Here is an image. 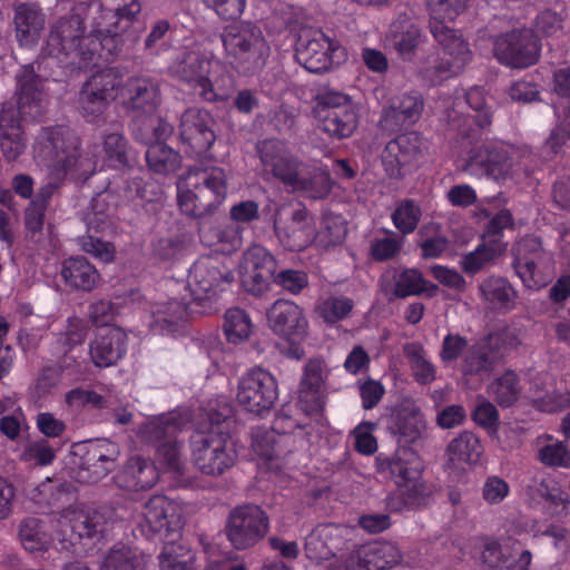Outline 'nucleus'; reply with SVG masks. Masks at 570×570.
Here are the masks:
<instances>
[{"instance_id": "obj_1", "label": "nucleus", "mask_w": 570, "mask_h": 570, "mask_svg": "<svg viewBox=\"0 0 570 570\" xmlns=\"http://www.w3.org/2000/svg\"><path fill=\"white\" fill-rule=\"evenodd\" d=\"M141 10L138 0H105L104 6H91L95 17L92 29L82 35L78 17L59 21L51 30L43 53L58 66L72 65L88 68L98 60H108L119 48L118 37L136 20Z\"/></svg>"}, {"instance_id": "obj_2", "label": "nucleus", "mask_w": 570, "mask_h": 570, "mask_svg": "<svg viewBox=\"0 0 570 570\" xmlns=\"http://www.w3.org/2000/svg\"><path fill=\"white\" fill-rule=\"evenodd\" d=\"M38 166L47 168V183L32 199L47 207L53 193L65 180H86L96 173L97 164L78 151V136L68 127L43 129L33 145Z\"/></svg>"}, {"instance_id": "obj_3", "label": "nucleus", "mask_w": 570, "mask_h": 570, "mask_svg": "<svg viewBox=\"0 0 570 570\" xmlns=\"http://www.w3.org/2000/svg\"><path fill=\"white\" fill-rule=\"evenodd\" d=\"M42 61H37L38 73L35 65L22 67L17 76V105L18 109L11 102L2 105L0 114V150L8 161L18 159L26 149V138L20 125V117L36 118L40 115L41 82L48 78L42 72Z\"/></svg>"}, {"instance_id": "obj_4", "label": "nucleus", "mask_w": 570, "mask_h": 570, "mask_svg": "<svg viewBox=\"0 0 570 570\" xmlns=\"http://www.w3.org/2000/svg\"><path fill=\"white\" fill-rule=\"evenodd\" d=\"M261 161L286 188L311 198H324L332 189L326 168L316 164H304L294 157L287 146L276 139H266L257 145Z\"/></svg>"}, {"instance_id": "obj_5", "label": "nucleus", "mask_w": 570, "mask_h": 570, "mask_svg": "<svg viewBox=\"0 0 570 570\" xmlns=\"http://www.w3.org/2000/svg\"><path fill=\"white\" fill-rule=\"evenodd\" d=\"M518 344L517 334L509 328L489 334L468 350L465 338L458 334H449L443 340L441 358L448 363L463 354L461 372L465 383L474 389L481 383L484 375L493 370L503 353Z\"/></svg>"}, {"instance_id": "obj_6", "label": "nucleus", "mask_w": 570, "mask_h": 570, "mask_svg": "<svg viewBox=\"0 0 570 570\" xmlns=\"http://www.w3.org/2000/svg\"><path fill=\"white\" fill-rule=\"evenodd\" d=\"M187 412L175 411L148 419L140 428L139 434L146 442H160L156 452L158 471L173 474L177 485H184L180 478L184 475L187 461L183 452V444L175 439L177 432L187 424Z\"/></svg>"}, {"instance_id": "obj_7", "label": "nucleus", "mask_w": 570, "mask_h": 570, "mask_svg": "<svg viewBox=\"0 0 570 570\" xmlns=\"http://www.w3.org/2000/svg\"><path fill=\"white\" fill-rule=\"evenodd\" d=\"M227 195V179L219 167L191 168L177 183V202L187 216L219 206Z\"/></svg>"}, {"instance_id": "obj_8", "label": "nucleus", "mask_w": 570, "mask_h": 570, "mask_svg": "<svg viewBox=\"0 0 570 570\" xmlns=\"http://www.w3.org/2000/svg\"><path fill=\"white\" fill-rule=\"evenodd\" d=\"M466 170L478 178H487L499 185L515 183L527 174L517 148L503 142H487L471 150Z\"/></svg>"}, {"instance_id": "obj_9", "label": "nucleus", "mask_w": 570, "mask_h": 570, "mask_svg": "<svg viewBox=\"0 0 570 570\" xmlns=\"http://www.w3.org/2000/svg\"><path fill=\"white\" fill-rule=\"evenodd\" d=\"M448 22L430 21L431 33L441 48L438 57L429 58L424 70V77L433 83L459 75L472 58L469 43Z\"/></svg>"}, {"instance_id": "obj_10", "label": "nucleus", "mask_w": 570, "mask_h": 570, "mask_svg": "<svg viewBox=\"0 0 570 570\" xmlns=\"http://www.w3.org/2000/svg\"><path fill=\"white\" fill-rule=\"evenodd\" d=\"M222 42L229 63L244 70L261 68L269 56V46L262 30L249 21H238L224 28Z\"/></svg>"}, {"instance_id": "obj_11", "label": "nucleus", "mask_w": 570, "mask_h": 570, "mask_svg": "<svg viewBox=\"0 0 570 570\" xmlns=\"http://www.w3.org/2000/svg\"><path fill=\"white\" fill-rule=\"evenodd\" d=\"M171 72L188 83L196 94L207 101H215L222 96L215 86L219 87L225 66L210 52L184 50L170 66Z\"/></svg>"}, {"instance_id": "obj_12", "label": "nucleus", "mask_w": 570, "mask_h": 570, "mask_svg": "<svg viewBox=\"0 0 570 570\" xmlns=\"http://www.w3.org/2000/svg\"><path fill=\"white\" fill-rule=\"evenodd\" d=\"M389 466L400 494L387 498V508L391 511H401L406 505L424 503L428 493L421 479L423 464L419 455L410 449H399Z\"/></svg>"}, {"instance_id": "obj_13", "label": "nucleus", "mask_w": 570, "mask_h": 570, "mask_svg": "<svg viewBox=\"0 0 570 570\" xmlns=\"http://www.w3.org/2000/svg\"><path fill=\"white\" fill-rule=\"evenodd\" d=\"M190 449L194 465L205 475L219 476L237 460L233 441L214 424L208 432L193 434Z\"/></svg>"}, {"instance_id": "obj_14", "label": "nucleus", "mask_w": 570, "mask_h": 570, "mask_svg": "<svg viewBox=\"0 0 570 570\" xmlns=\"http://www.w3.org/2000/svg\"><path fill=\"white\" fill-rule=\"evenodd\" d=\"M230 259L226 256L206 255L190 267L188 289L197 304L213 301L234 282Z\"/></svg>"}, {"instance_id": "obj_15", "label": "nucleus", "mask_w": 570, "mask_h": 570, "mask_svg": "<svg viewBox=\"0 0 570 570\" xmlns=\"http://www.w3.org/2000/svg\"><path fill=\"white\" fill-rule=\"evenodd\" d=\"M267 320L274 334L289 344L286 354L296 360L302 358L304 350L301 344L309 328L304 309L292 301L278 299L269 307Z\"/></svg>"}, {"instance_id": "obj_16", "label": "nucleus", "mask_w": 570, "mask_h": 570, "mask_svg": "<svg viewBox=\"0 0 570 570\" xmlns=\"http://www.w3.org/2000/svg\"><path fill=\"white\" fill-rule=\"evenodd\" d=\"M344 49L321 30L303 29L295 43V59L309 72L318 73L341 63Z\"/></svg>"}, {"instance_id": "obj_17", "label": "nucleus", "mask_w": 570, "mask_h": 570, "mask_svg": "<svg viewBox=\"0 0 570 570\" xmlns=\"http://www.w3.org/2000/svg\"><path fill=\"white\" fill-rule=\"evenodd\" d=\"M316 114L320 128L333 138H347L357 128V106L345 94L328 91L321 95Z\"/></svg>"}, {"instance_id": "obj_18", "label": "nucleus", "mask_w": 570, "mask_h": 570, "mask_svg": "<svg viewBox=\"0 0 570 570\" xmlns=\"http://www.w3.org/2000/svg\"><path fill=\"white\" fill-rule=\"evenodd\" d=\"M277 399V382L269 371L257 366L239 377L236 402L243 410L263 415L271 411Z\"/></svg>"}, {"instance_id": "obj_19", "label": "nucleus", "mask_w": 570, "mask_h": 570, "mask_svg": "<svg viewBox=\"0 0 570 570\" xmlns=\"http://www.w3.org/2000/svg\"><path fill=\"white\" fill-rule=\"evenodd\" d=\"M274 228L281 243L289 250H303L317 243L313 217L303 207H284L275 216Z\"/></svg>"}, {"instance_id": "obj_20", "label": "nucleus", "mask_w": 570, "mask_h": 570, "mask_svg": "<svg viewBox=\"0 0 570 570\" xmlns=\"http://www.w3.org/2000/svg\"><path fill=\"white\" fill-rule=\"evenodd\" d=\"M422 139L407 132L390 140L382 153V165L390 178L402 179L415 170L422 160Z\"/></svg>"}, {"instance_id": "obj_21", "label": "nucleus", "mask_w": 570, "mask_h": 570, "mask_svg": "<svg viewBox=\"0 0 570 570\" xmlns=\"http://www.w3.org/2000/svg\"><path fill=\"white\" fill-rule=\"evenodd\" d=\"M120 76L114 69H106L92 76L82 87L79 107L88 121H96L111 101L118 100Z\"/></svg>"}, {"instance_id": "obj_22", "label": "nucleus", "mask_w": 570, "mask_h": 570, "mask_svg": "<svg viewBox=\"0 0 570 570\" xmlns=\"http://www.w3.org/2000/svg\"><path fill=\"white\" fill-rule=\"evenodd\" d=\"M267 531V515L257 505L237 507L228 517L226 533L236 549H246L256 544Z\"/></svg>"}, {"instance_id": "obj_23", "label": "nucleus", "mask_w": 570, "mask_h": 570, "mask_svg": "<svg viewBox=\"0 0 570 570\" xmlns=\"http://www.w3.org/2000/svg\"><path fill=\"white\" fill-rule=\"evenodd\" d=\"M550 257L542 250L535 237H527L514 247V268L529 288H540L551 278Z\"/></svg>"}, {"instance_id": "obj_24", "label": "nucleus", "mask_w": 570, "mask_h": 570, "mask_svg": "<svg viewBox=\"0 0 570 570\" xmlns=\"http://www.w3.org/2000/svg\"><path fill=\"white\" fill-rule=\"evenodd\" d=\"M540 43L530 30H518L499 37L494 42L498 60L512 68L534 65L540 55Z\"/></svg>"}, {"instance_id": "obj_25", "label": "nucleus", "mask_w": 570, "mask_h": 570, "mask_svg": "<svg viewBox=\"0 0 570 570\" xmlns=\"http://www.w3.org/2000/svg\"><path fill=\"white\" fill-rule=\"evenodd\" d=\"M276 271V262L266 248L254 245L242 257L238 274L243 287L255 295L263 293Z\"/></svg>"}, {"instance_id": "obj_26", "label": "nucleus", "mask_w": 570, "mask_h": 570, "mask_svg": "<svg viewBox=\"0 0 570 570\" xmlns=\"http://www.w3.org/2000/svg\"><path fill=\"white\" fill-rule=\"evenodd\" d=\"M102 515L89 511L81 503H75L65 509L56 521V538L61 542L75 544V539L91 537L101 532Z\"/></svg>"}, {"instance_id": "obj_27", "label": "nucleus", "mask_w": 570, "mask_h": 570, "mask_svg": "<svg viewBox=\"0 0 570 570\" xmlns=\"http://www.w3.org/2000/svg\"><path fill=\"white\" fill-rule=\"evenodd\" d=\"M401 561V552L391 542H372L351 552L331 570H385Z\"/></svg>"}, {"instance_id": "obj_28", "label": "nucleus", "mask_w": 570, "mask_h": 570, "mask_svg": "<svg viewBox=\"0 0 570 570\" xmlns=\"http://www.w3.org/2000/svg\"><path fill=\"white\" fill-rule=\"evenodd\" d=\"M214 119L210 114L199 108L186 110L180 119V138L191 153L200 155L207 151L215 141Z\"/></svg>"}, {"instance_id": "obj_29", "label": "nucleus", "mask_w": 570, "mask_h": 570, "mask_svg": "<svg viewBox=\"0 0 570 570\" xmlns=\"http://www.w3.org/2000/svg\"><path fill=\"white\" fill-rule=\"evenodd\" d=\"M142 531L159 533L163 531H176L181 525L183 509L179 503L165 497L150 498L142 508Z\"/></svg>"}, {"instance_id": "obj_30", "label": "nucleus", "mask_w": 570, "mask_h": 570, "mask_svg": "<svg viewBox=\"0 0 570 570\" xmlns=\"http://www.w3.org/2000/svg\"><path fill=\"white\" fill-rule=\"evenodd\" d=\"M426 423L419 405L412 400L402 401L391 414L389 431L399 443H414L423 436Z\"/></svg>"}, {"instance_id": "obj_31", "label": "nucleus", "mask_w": 570, "mask_h": 570, "mask_svg": "<svg viewBox=\"0 0 570 570\" xmlns=\"http://www.w3.org/2000/svg\"><path fill=\"white\" fill-rule=\"evenodd\" d=\"M127 343L126 332L118 326L99 330L90 345L92 362L99 367H108L116 364L125 356Z\"/></svg>"}, {"instance_id": "obj_32", "label": "nucleus", "mask_w": 570, "mask_h": 570, "mask_svg": "<svg viewBox=\"0 0 570 570\" xmlns=\"http://www.w3.org/2000/svg\"><path fill=\"white\" fill-rule=\"evenodd\" d=\"M424 101L419 94H404L394 97L381 116L384 129L395 131L415 124L423 111Z\"/></svg>"}, {"instance_id": "obj_33", "label": "nucleus", "mask_w": 570, "mask_h": 570, "mask_svg": "<svg viewBox=\"0 0 570 570\" xmlns=\"http://www.w3.org/2000/svg\"><path fill=\"white\" fill-rule=\"evenodd\" d=\"M118 101L127 109L149 114L159 105V90L146 78L128 79L125 83L120 78Z\"/></svg>"}, {"instance_id": "obj_34", "label": "nucleus", "mask_w": 570, "mask_h": 570, "mask_svg": "<svg viewBox=\"0 0 570 570\" xmlns=\"http://www.w3.org/2000/svg\"><path fill=\"white\" fill-rule=\"evenodd\" d=\"M188 307L177 301L159 302L151 306L146 321L149 328L160 335H177L184 328Z\"/></svg>"}, {"instance_id": "obj_35", "label": "nucleus", "mask_w": 570, "mask_h": 570, "mask_svg": "<svg viewBox=\"0 0 570 570\" xmlns=\"http://www.w3.org/2000/svg\"><path fill=\"white\" fill-rule=\"evenodd\" d=\"M482 453L483 446L479 438L470 431H463L448 444V465L453 470H465L466 466L479 463Z\"/></svg>"}, {"instance_id": "obj_36", "label": "nucleus", "mask_w": 570, "mask_h": 570, "mask_svg": "<svg viewBox=\"0 0 570 570\" xmlns=\"http://www.w3.org/2000/svg\"><path fill=\"white\" fill-rule=\"evenodd\" d=\"M518 541L511 537L480 538L475 543V557L488 570L502 568L517 550Z\"/></svg>"}, {"instance_id": "obj_37", "label": "nucleus", "mask_w": 570, "mask_h": 570, "mask_svg": "<svg viewBox=\"0 0 570 570\" xmlns=\"http://www.w3.org/2000/svg\"><path fill=\"white\" fill-rule=\"evenodd\" d=\"M158 478L159 471L156 465L140 456H132L117 474L116 482L120 488L138 491L151 488Z\"/></svg>"}, {"instance_id": "obj_38", "label": "nucleus", "mask_w": 570, "mask_h": 570, "mask_svg": "<svg viewBox=\"0 0 570 570\" xmlns=\"http://www.w3.org/2000/svg\"><path fill=\"white\" fill-rule=\"evenodd\" d=\"M78 151L82 157L89 158L97 164V170L116 168L125 164V141L120 134L107 135L101 145L94 146L92 150L83 151L78 139Z\"/></svg>"}, {"instance_id": "obj_39", "label": "nucleus", "mask_w": 570, "mask_h": 570, "mask_svg": "<svg viewBox=\"0 0 570 570\" xmlns=\"http://www.w3.org/2000/svg\"><path fill=\"white\" fill-rule=\"evenodd\" d=\"M480 296L487 306L497 311H511L515 306L517 293L502 277L490 276L479 285Z\"/></svg>"}, {"instance_id": "obj_40", "label": "nucleus", "mask_w": 570, "mask_h": 570, "mask_svg": "<svg viewBox=\"0 0 570 570\" xmlns=\"http://www.w3.org/2000/svg\"><path fill=\"white\" fill-rule=\"evenodd\" d=\"M382 285L386 293L395 297L417 295L428 288L422 273L415 268L395 269L383 276Z\"/></svg>"}, {"instance_id": "obj_41", "label": "nucleus", "mask_w": 570, "mask_h": 570, "mask_svg": "<svg viewBox=\"0 0 570 570\" xmlns=\"http://www.w3.org/2000/svg\"><path fill=\"white\" fill-rule=\"evenodd\" d=\"M119 455V448L116 443L108 440H97L90 443L86 464L91 472L90 482H97L114 468L115 461Z\"/></svg>"}, {"instance_id": "obj_42", "label": "nucleus", "mask_w": 570, "mask_h": 570, "mask_svg": "<svg viewBox=\"0 0 570 570\" xmlns=\"http://www.w3.org/2000/svg\"><path fill=\"white\" fill-rule=\"evenodd\" d=\"M14 23L19 43L29 48L38 42L45 18L38 8L22 4L17 8Z\"/></svg>"}, {"instance_id": "obj_43", "label": "nucleus", "mask_w": 570, "mask_h": 570, "mask_svg": "<svg viewBox=\"0 0 570 570\" xmlns=\"http://www.w3.org/2000/svg\"><path fill=\"white\" fill-rule=\"evenodd\" d=\"M61 276L69 286L82 291H91L99 281L97 269L82 257L67 259Z\"/></svg>"}, {"instance_id": "obj_44", "label": "nucleus", "mask_w": 570, "mask_h": 570, "mask_svg": "<svg viewBox=\"0 0 570 570\" xmlns=\"http://www.w3.org/2000/svg\"><path fill=\"white\" fill-rule=\"evenodd\" d=\"M387 38L403 58L410 57L422 41L420 29L407 18L394 21Z\"/></svg>"}, {"instance_id": "obj_45", "label": "nucleus", "mask_w": 570, "mask_h": 570, "mask_svg": "<svg viewBox=\"0 0 570 570\" xmlns=\"http://www.w3.org/2000/svg\"><path fill=\"white\" fill-rule=\"evenodd\" d=\"M538 460L547 466L570 469V450L550 434L535 439Z\"/></svg>"}, {"instance_id": "obj_46", "label": "nucleus", "mask_w": 570, "mask_h": 570, "mask_svg": "<svg viewBox=\"0 0 570 570\" xmlns=\"http://www.w3.org/2000/svg\"><path fill=\"white\" fill-rule=\"evenodd\" d=\"M200 239L206 246L216 247L217 250L225 254L236 250L243 242L239 227L234 225L203 227Z\"/></svg>"}, {"instance_id": "obj_47", "label": "nucleus", "mask_w": 570, "mask_h": 570, "mask_svg": "<svg viewBox=\"0 0 570 570\" xmlns=\"http://www.w3.org/2000/svg\"><path fill=\"white\" fill-rule=\"evenodd\" d=\"M223 328L227 341L237 345L249 340L254 332V324L247 312L233 307L225 313Z\"/></svg>"}, {"instance_id": "obj_48", "label": "nucleus", "mask_w": 570, "mask_h": 570, "mask_svg": "<svg viewBox=\"0 0 570 570\" xmlns=\"http://www.w3.org/2000/svg\"><path fill=\"white\" fill-rule=\"evenodd\" d=\"M505 247L507 246L503 242L494 240V243H489V240L483 238L482 244L463 256L461 267L468 274H476L487 264L502 254L505 250Z\"/></svg>"}, {"instance_id": "obj_49", "label": "nucleus", "mask_w": 570, "mask_h": 570, "mask_svg": "<svg viewBox=\"0 0 570 570\" xmlns=\"http://www.w3.org/2000/svg\"><path fill=\"white\" fill-rule=\"evenodd\" d=\"M86 331L83 322L78 317H71L68 320V330L63 335V344L68 346L65 351L63 358L60 363L62 371L71 370L70 374L80 373V362H78V355H75L73 348L81 344L85 340Z\"/></svg>"}, {"instance_id": "obj_50", "label": "nucleus", "mask_w": 570, "mask_h": 570, "mask_svg": "<svg viewBox=\"0 0 570 570\" xmlns=\"http://www.w3.org/2000/svg\"><path fill=\"white\" fill-rule=\"evenodd\" d=\"M146 160L150 170L161 175L176 171L180 165L179 155L163 141H156L148 147Z\"/></svg>"}, {"instance_id": "obj_51", "label": "nucleus", "mask_w": 570, "mask_h": 570, "mask_svg": "<svg viewBox=\"0 0 570 570\" xmlns=\"http://www.w3.org/2000/svg\"><path fill=\"white\" fill-rule=\"evenodd\" d=\"M195 554L181 543H166L160 556V570H195Z\"/></svg>"}, {"instance_id": "obj_52", "label": "nucleus", "mask_w": 570, "mask_h": 570, "mask_svg": "<svg viewBox=\"0 0 570 570\" xmlns=\"http://www.w3.org/2000/svg\"><path fill=\"white\" fill-rule=\"evenodd\" d=\"M19 538L23 548L35 552L45 550L52 541V535L45 530L43 522L38 519H27L20 525Z\"/></svg>"}, {"instance_id": "obj_53", "label": "nucleus", "mask_w": 570, "mask_h": 570, "mask_svg": "<svg viewBox=\"0 0 570 570\" xmlns=\"http://www.w3.org/2000/svg\"><path fill=\"white\" fill-rule=\"evenodd\" d=\"M520 385L517 374L512 371H507L504 374L495 379L488 387V393L501 406L512 405L520 395Z\"/></svg>"}, {"instance_id": "obj_54", "label": "nucleus", "mask_w": 570, "mask_h": 570, "mask_svg": "<svg viewBox=\"0 0 570 570\" xmlns=\"http://www.w3.org/2000/svg\"><path fill=\"white\" fill-rule=\"evenodd\" d=\"M346 233V224L341 215L325 214L321 220V229L316 232L317 244L322 247L341 244Z\"/></svg>"}, {"instance_id": "obj_55", "label": "nucleus", "mask_w": 570, "mask_h": 570, "mask_svg": "<svg viewBox=\"0 0 570 570\" xmlns=\"http://www.w3.org/2000/svg\"><path fill=\"white\" fill-rule=\"evenodd\" d=\"M404 353L410 362L411 371L420 384H429L435 380V368L426 358L422 346L407 344L404 348Z\"/></svg>"}, {"instance_id": "obj_56", "label": "nucleus", "mask_w": 570, "mask_h": 570, "mask_svg": "<svg viewBox=\"0 0 570 570\" xmlns=\"http://www.w3.org/2000/svg\"><path fill=\"white\" fill-rule=\"evenodd\" d=\"M19 459L30 465L47 466L56 459V451L46 440L28 441L19 449Z\"/></svg>"}, {"instance_id": "obj_57", "label": "nucleus", "mask_w": 570, "mask_h": 570, "mask_svg": "<svg viewBox=\"0 0 570 570\" xmlns=\"http://www.w3.org/2000/svg\"><path fill=\"white\" fill-rule=\"evenodd\" d=\"M354 303L348 297L331 296L322 302L315 308V313L327 324H335L345 318L353 309Z\"/></svg>"}, {"instance_id": "obj_58", "label": "nucleus", "mask_w": 570, "mask_h": 570, "mask_svg": "<svg viewBox=\"0 0 570 570\" xmlns=\"http://www.w3.org/2000/svg\"><path fill=\"white\" fill-rule=\"evenodd\" d=\"M421 218L420 207L412 200H404L397 205L392 214L394 226L403 234L412 233Z\"/></svg>"}, {"instance_id": "obj_59", "label": "nucleus", "mask_w": 570, "mask_h": 570, "mask_svg": "<svg viewBox=\"0 0 570 570\" xmlns=\"http://www.w3.org/2000/svg\"><path fill=\"white\" fill-rule=\"evenodd\" d=\"M557 125L547 141V146L558 153L566 138H570V102L566 106H556Z\"/></svg>"}, {"instance_id": "obj_60", "label": "nucleus", "mask_w": 570, "mask_h": 570, "mask_svg": "<svg viewBox=\"0 0 570 570\" xmlns=\"http://www.w3.org/2000/svg\"><path fill=\"white\" fill-rule=\"evenodd\" d=\"M469 0H428L430 21H453Z\"/></svg>"}, {"instance_id": "obj_61", "label": "nucleus", "mask_w": 570, "mask_h": 570, "mask_svg": "<svg viewBox=\"0 0 570 570\" xmlns=\"http://www.w3.org/2000/svg\"><path fill=\"white\" fill-rule=\"evenodd\" d=\"M539 492L550 505L552 514H559L570 502L568 494L551 479H544L539 485Z\"/></svg>"}, {"instance_id": "obj_62", "label": "nucleus", "mask_w": 570, "mask_h": 570, "mask_svg": "<svg viewBox=\"0 0 570 570\" xmlns=\"http://www.w3.org/2000/svg\"><path fill=\"white\" fill-rule=\"evenodd\" d=\"M376 424L372 422H361L355 426L352 434L356 451L364 455H371L377 451V440L374 436Z\"/></svg>"}, {"instance_id": "obj_63", "label": "nucleus", "mask_w": 570, "mask_h": 570, "mask_svg": "<svg viewBox=\"0 0 570 570\" xmlns=\"http://www.w3.org/2000/svg\"><path fill=\"white\" fill-rule=\"evenodd\" d=\"M566 12L563 8L560 11L547 9L541 11L535 20V30L544 36H554L564 29Z\"/></svg>"}, {"instance_id": "obj_64", "label": "nucleus", "mask_w": 570, "mask_h": 570, "mask_svg": "<svg viewBox=\"0 0 570 570\" xmlns=\"http://www.w3.org/2000/svg\"><path fill=\"white\" fill-rule=\"evenodd\" d=\"M566 390V382L560 381L556 386L547 390L544 396L537 397L534 401L543 411L553 412L563 406H570V389Z\"/></svg>"}]
</instances>
